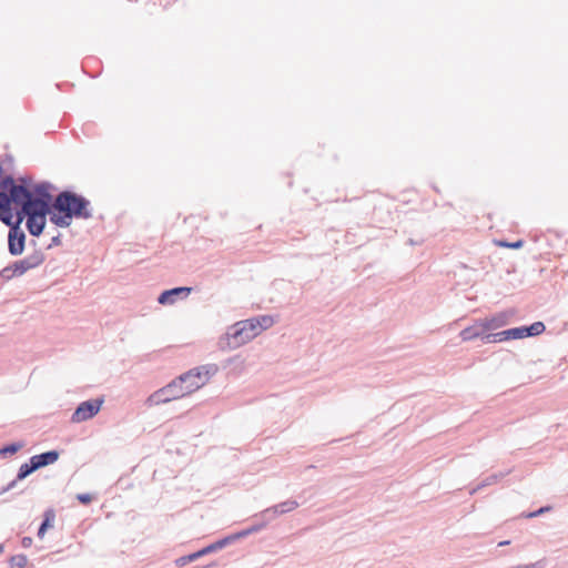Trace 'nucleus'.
<instances>
[{"label":"nucleus","mask_w":568,"mask_h":568,"mask_svg":"<svg viewBox=\"0 0 568 568\" xmlns=\"http://www.w3.org/2000/svg\"><path fill=\"white\" fill-rule=\"evenodd\" d=\"M24 233L13 227L9 232V251L12 255H19L24 248Z\"/></svg>","instance_id":"nucleus-7"},{"label":"nucleus","mask_w":568,"mask_h":568,"mask_svg":"<svg viewBox=\"0 0 568 568\" xmlns=\"http://www.w3.org/2000/svg\"><path fill=\"white\" fill-rule=\"evenodd\" d=\"M277 507L280 508L281 513H286V511H291V510L295 509L297 507V503L294 500H291V501L283 503V504L278 505Z\"/></svg>","instance_id":"nucleus-21"},{"label":"nucleus","mask_w":568,"mask_h":568,"mask_svg":"<svg viewBox=\"0 0 568 568\" xmlns=\"http://www.w3.org/2000/svg\"><path fill=\"white\" fill-rule=\"evenodd\" d=\"M191 292V287H175L164 291L158 298L160 304H173L180 296L186 297Z\"/></svg>","instance_id":"nucleus-8"},{"label":"nucleus","mask_w":568,"mask_h":568,"mask_svg":"<svg viewBox=\"0 0 568 568\" xmlns=\"http://www.w3.org/2000/svg\"><path fill=\"white\" fill-rule=\"evenodd\" d=\"M38 263L32 262L30 258L20 260L3 268L1 275L7 280H11L14 276L23 275L27 271L36 267Z\"/></svg>","instance_id":"nucleus-6"},{"label":"nucleus","mask_w":568,"mask_h":568,"mask_svg":"<svg viewBox=\"0 0 568 568\" xmlns=\"http://www.w3.org/2000/svg\"><path fill=\"white\" fill-rule=\"evenodd\" d=\"M54 519H55L54 510L53 509L45 510V513H44V520H43V523L41 524V526H40V528L38 530V537L39 538H43L45 532H47V530L49 528L53 527Z\"/></svg>","instance_id":"nucleus-12"},{"label":"nucleus","mask_w":568,"mask_h":568,"mask_svg":"<svg viewBox=\"0 0 568 568\" xmlns=\"http://www.w3.org/2000/svg\"><path fill=\"white\" fill-rule=\"evenodd\" d=\"M507 334L508 336H510V339H520L527 337L526 327H516L507 329Z\"/></svg>","instance_id":"nucleus-17"},{"label":"nucleus","mask_w":568,"mask_h":568,"mask_svg":"<svg viewBox=\"0 0 568 568\" xmlns=\"http://www.w3.org/2000/svg\"><path fill=\"white\" fill-rule=\"evenodd\" d=\"M175 1H176V0H166V1L163 3V6H169L170 3L175 2Z\"/></svg>","instance_id":"nucleus-27"},{"label":"nucleus","mask_w":568,"mask_h":568,"mask_svg":"<svg viewBox=\"0 0 568 568\" xmlns=\"http://www.w3.org/2000/svg\"><path fill=\"white\" fill-rule=\"evenodd\" d=\"M59 455L57 452H47L40 455H34L30 458V463H32L36 469L44 467L47 465L53 464L58 459Z\"/></svg>","instance_id":"nucleus-9"},{"label":"nucleus","mask_w":568,"mask_h":568,"mask_svg":"<svg viewBox=\"0 0 568 568\" xmlns=\"http://www.w3.org/2000/svg\"><path fill=\"white\" fill-rule=\"evenodd\" d=\"M3 551V546L0 545V554Z\"/></svg>","instance_id":"nucleus-28"},{"label":"nucleus","mask_w":568,"mask_h":568,"mask_svg":"<svg viewBox=\"0 0 568 568\" xmlns=\"http://www.w3.org/2000/svg\"><path fill=\"white\" fill-rule=\"evenodd\" d=\"M275 321L270 315H262L232 325L220 338L221 349H235L258 336L265 329L272 327Z\"/></svg>","instance_id":"nucleus-1"},{"label":"nucleus","mask_w":568,"mask_h":568,"mask_svg":"<svg viewBox=\"0 0 568 568\" xmlns=\"http://www.w3.org/2000/svg\"><path fill=\"white\" fill-rule=\"evenodd\" d=\"M9 565L17 568H26L28 565V557L26 555H16L9 559Z\"/></svg>","instance_id":"nucleus-13"},{"label":"nucleus","mask_w":568,"mask_h":568,"mask_svg":"<svg viewBox=\"0 0 568 568\" xmlns=\"http://www.w3.org/2000/svg\"><path fill=\"white\" fill-rule=\"evenodd\" d=\"M77 498L81 504H84V505L91 503V500H92V497L89 494H80L77 496Z\"/></svg>","instance_id":"nucleus-22"},{"label":"nucleus","mask_w":568,"mask_h":568,"mask_svg":"<svg viewBox=\"0 0 568 568\" xmlns=\"http://www.w3.org/2000/svg\"><path fill=\"white\" fill-rule=\"evenodd\" d=\"M496 245L500 247L520 248L524 245V242L521 240L514 243H509L506 241H497Z\"/></svg>","instance_id":"nucleus-20"},{"label":"nucleus","mask_w":568,"mask_h":568,"mask_svg":"<svg viewBox=\"0 0 568 568\" xmlns=\"http://www.w3.org/2000/svg\"><path fill=\"white\" fill-rule=\"evenodd\" d=\"M21 545L23 548H29L32 545V538L31 537H23L21 540Z\"/></svg>","instance_id":"nucleus-23"},{"label":"nucleus","mask_w":568,"mask_h":568,"mask_svg":"<svg viewBox=\"0 0 568 568\" xmlns=\"http://www.w3.org/2000/svg\"><path fill=\"white\" fill-rule=\"evenodd\" d=\"M103 399L97 398L81 403L73 413L71 420L82 423L94 417L101 409Z\"/></svg>","instance_id":"nucleus-5"},{"label":"nucleus","mask_w":568,"mask_h":568,"mask_svg":"<svg viewBox=\"0 0 568 568\" xmlns=\"http://www.w3.org/2000/svg\"><path fill=\"white\" fill-rule=\"evenodd\" d=\"M213 549H215V546H209L206 548H203L202 550L200 551H196L194 554H191L189 556H186L187 558V561L189 564L196 560L197 558H200L201 556L205 555V554H209L210 551H212Z\"/></svg>","instance_id":"nucleus-19"},{"label":"nucleus","mask_w":568,"mask_h":568,"mask_svg":"<svg viewBox=\"0 0 568 568\" xmlns=\"http://www.w3.org/2000/svg\"><path fill=\"white\" fill-rule=\"evenodd\" d=\"M175 562H176V565H178V566H180V567H183V566H185V565H187V564H189L186 556H183V557H181V558L176 559V561H175Z\"/></svg>","instance_id":"nucleus-24"},{"label":"nucleus","mask_w":568,"mask_h":568,"mask_svg":"<svg viewBox=\"0 0 568 568\" xmlns=\"http://www.w3.org/2000/svg\"><path fill=\"white\" fill-rule=\"evenodd\" d=\"M22 444H11L0 449V456L13 455L22 448Z\"/></svg>","instance_id":"nucleus-18"},{"label":"nucleus","mask_w":568,"mask_h":568,"mask_svg":"<svg viewBox=\"0 0 568 568\" xmlns=\"http://www.w3.org/2000/svg\"><path fill=\"white\" fill-rule=\"evenodd\" d=\"M486 331L481 327V322H477L474 325L466 327L460 332V337L464 342L475 339L481 336Z\"/></svg>","instance_id":"nucleus-10"},{"label":"nucleus","mask_w":568,"mask_h":568,"mask_svg":"<svg viewBox=\"0 0 568 568\" xmlns=\"http://www.w3.org/2000/svg\"><path fill=\"white\" fill-rule=\"evenodd\" d=\"M548 509H549V508H540L539 510H537V511H535V513L529 514V515H528V517H530V518H531V517H536V516H538V515L542 514L544 511H546V510H548Z\"/></svg>","instance_id":"nucleus-25"},{"label":"nucleus","mask_w":568,"mask_h":568,"mask_svg":"<svg viewBox=\"0 0 568 568\" xmlns=\"http://www.w3.org/2000/svg\"><path fill=\"white\" fill-rule=\"evenodd\" d=\"M182 397V394H180V387L175 384V381H172L165 387L150 395L146 399V404L149 406H156Z\"/></svg>","instance_id":"nucleus-4"},{"label":"nucleus","mask_w":568,"mask_h":568,"mask_svg":"<svg viewBox=\"0 0 568 568\" xmlns=\"http://www.w3.org/2000/svg\"><path fill=\"white\" fill-rule=\"evenodd\" d=\"M481 322V327L487 332L506 325L507 316L505 314L496 315L491 318H485Z\"/></svg>","instance_id":"nucleus-11"},{"label":"nucleus","mask_w":568,"mask_h":568,"mask_svg":"<svg viewBox=\"0 0 568 568\" xmlns=\"http://www.w3.org/2000/svg\"><path fill=\"white\" fill-rule=\"evenodd\" d=\"M216 372L217 367L215 365H203L190 369L174 381L180 387V394L184 397L206 385Z\"/></svg>","instance_id":"nucleus-3"},{"label":"nucleus","mask_w":568,"mask_h":568,"mask_svg":"<svg viewBox=\"0 0 568 568\" xmlns=\"http://www.w3.org/2000/svg\"><path fill=\"white\" fill-rule=\"evenodd\" d=\"M89 201L71 192L60 193L51 206V222L59 227H68L73 217L89 219Z\"/></svg>","instance_id":"nucleus-2"},{"label":"nucleus","mask_w":568,"mask_h":568,"mask_svg":"<svg viewBox=\"0 0 568 568\" xmlns=\"http://www.w3.org/2000/svg\"><path fill=\"white\" fill-rule=\"evenodd\" d=\"M485 339L487 343L503 342L510 339V336L507 334V329L496 333V334H487L485 335Z\"/></svg>","instance_id":"nucleus-14"},{"label":"nucleus","mask_w":568,"mask_h":568,"mask_svg":"<svg viewBox=\"0 0 568 568\" xmlns=\"http://www.w3.org/2000/svg\"><path fill=\"white\" fill-rule=\"evenodd\" d=\"M34 470H37V469L32 463L22 464L19 468L18 479H20V480L24 479L27 476H29Z\"/></svg>","instance_id":"nucleus-16"},{"label":"nucleus","mask_w":568,"mask_h":568,"mask_svg":"<svg viewBox=\"0 0 568 568\" xmlns=\"http://www.w3.org/2000/svg\"><path fill=\"white\" fill-rule=\"evenodd\" d=\"M545 325L542 322H535L530 326L526 327L527 336H537L540 335L545 331Z\"/></svg>","instance_id":"nucleus-15"},{"label":"nucleus","mask_w":568,"mask_h":568,"mask_svg":"<svg viewBox=\"0 0 568 568\" xmlns=\"http://www.w3.org/2000/svg\"><path fill=\"white\" fill-rule=\"evenodd\" d=\"M255 530H256V529L252 528V529H248V530H246V531H243V532L239 534L237 536H239V537L246 536V535H248L250 532L255 531Z\"/></svg>","instance_id":"nucleus-26"}]
</instances>
